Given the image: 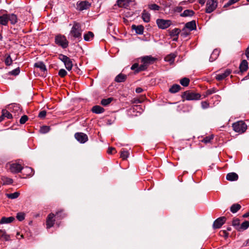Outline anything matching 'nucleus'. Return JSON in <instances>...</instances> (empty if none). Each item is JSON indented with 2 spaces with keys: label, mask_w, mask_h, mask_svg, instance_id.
<instances>
[{
  "label": "nucleus",
  "mask_w": 249,
  "mask_h": 249,
  "mask_svg": "<svg viewBox=\"0 0 249 249\" xmlns=\"http://www.w3.org/2000/svg\"><path fill=\"white\" fill-rule=\"evenodd\" d=\"M82 33L81 25L77 22H74L69 34L71 40L77 39L79 41L82 39Z\"/></svg>",
  "instance_id": "f257e3e1"
},
{
  "label": "nucleus",
  "mask_w": 249,
  "mask_h": 249,
  "mask_svg": "<svg viewBox=\"0 0 249 249\" xmlns=\"http://www.w3.org/2000/svg\"><path fill=\"white\" fill-rule=\"evenodd\" d=\"M155 60V59L150 56H145L142 57V64L141 65L138 69L136 70L137 73L145 70L148 66L152 64Z\"/></svg>",
  "instance_id": "f03ea898"
},
{
  "label": "nucleus",
  "mask_w": 249,
  "mask_h": 249,
  "mask_svg": "<svg viewBox=\"0 0 249 249\" xmlns=\"http://www.w3.org/2000/svg\"><path fill=\"white\" fill-rule=\"evenodd\" d=\"M232 127L235 132L242 133L246 130L247 125L243 121H238L233 124Z\"/></svg>",
  "instance_id": "7ed1b4c3"
},
{
  "label": "nucleus",
  "mask_w": 249,
  "mask_h": 249,
  "mask_svg": "<svg viewBox=\"0 0 249 249\" xmlns=\"http://www.w3.org/2000/svg\"><path fill=\"white\" fill-rule=\"evenodd\" d=\"M201 95L199 93L186 91L182 95V98L187 100H197L200 99Z\"/></svg>",
  "instance_id": "20e7f679"
},
{
  "label": "nucleus",
  "mask_w": 249,
  "mask_h": 249,
  "mask_svg": "<svg viewBox=\"0 0 249 249\" xmlns=\"http://www.w3.org/2000/svg\"><path fill=\"white\" fill-rule=\"evenodd\" d=\"M55 42L58 46L63 48H66L68 46L69 42L64 35H58L55 37Z\"/></svg>",
  "instance_id": "39448f33"
},
{
  "label": "nucleus",
  "mask_w": 249,
  "mask_h": 249,
  "mask_svg": "<svg viewBox=\"0 0 249 249\" xmlns=\"http://www.w3.org/2000/svg\"><path fill=\"white\" fill-rule=\"evenodd\" d=\"M59 59L64 63L67 70H71L73 64L71 60L69 57L61 54L59 55Z\"/></svg>",
  "instance_id": "423d86ee"
},
{
  "label": "nucleus",
  "mask_w": 249,
  "mask_h": 249,
  "mask_svg": "<svg viewBox=\"0 0 249 249\" xmlns=\"http://www.w3.org/2000/svg\"><path fill=\"white\" fill-rule=\"evenodd\" d=\"M6 166L9 168L10 171L13 173L20 172L23 167L21 164L18 163H9Z\"/></svg>",
  "instance_id": "0eeeda50"
},
{
  "label": "nucleus",
  "mask_w": 249,
  "mask_h": 249,
  "mask_svg": "<svg viewBox=\"0 0 249 249\" xmlns=\"http://www.w3.org/2000/svg\"><path fill=\"white\" fill-rule=\"evenodd\" d=\"M217 5L215 0H207L206 2V12L211 13L216 8Z\"/></svg>",
  "instance_id": "6e6552de"
},
{
  "label": "nucleus",
  "mask_w": 249,
  "mask_h": 249,
  "mask_svg": "<svg viewBox=\"0 0 249 249\" xmlns=\"http://www.w3.org/2000/svg\"><path fill=\"white\" fill-rule=\"evenodd\" d=\"M156 23L160 28L165 29L169 27L171 25L172 21L170 20L158 19L156 20Z\"/></svg>",
  "instance_id": "1a4fd4ad"
},
{
  "label": "nucleus",
  "mask_w": 249,
  "mask_h": 249,
  "mask_svg": "<svg viewBox=\"0 0 249 249\" xmlns=\"http://www.w3.org/2000/svg\"><path fill=\"white\" fill-rule=\"evenodd\" d=\"M74 137L77 141L82 143L86 142L88 140V137L87 134L82 132L76 133Z\"/></svg>",
  "instance_id": "9d476101"
},
{
  "label": "nucleus",
  "mask_w": 249,
  "mask_h": 249,
  "mask_svg": "<svg viewBox=\"0 0 249 249\" xmlns=\"http://www.w3.org/2000/svg\"><path fill=\"white\" fill-rule=\"evenodd\" d=\"M226 220V218L224 216L218 218L213 223V228L214 229L220 228L225 223Z\"/></svg>",
  "instance_id": "9b49d317"
},
{
  "label": "nucleus",
  "mask_w": 249,
  "mask_h": 249,
  "mask_svg": "<svg viewBox=\"0 0 249 249\" xmlns=\"http://www.w3.org/2000/svg\"><path fill=\"white\" fill-rule=\"evenodd\" d=\"M90 5V3L86 1H78L77 2V9L78 10L83 11L89 9Z\"/></svg>",
  "instance_id": "f8f14e48"
},
{
  "label": "nucleus",
  "mask_w": 249,
  "mask_h": 249,
  "mask_svg": "<svg viewBox=\"0 0 249 249\" xmlns=\"http://www.w3.org/2000/svg\"><path fill=\"white\" fill-rule=\"evenodd\" d=\"M54 216L55 215L53 213H50L48 215L46 220V226L47 229H49L53 226L55 221L53 218Z\"/></svg>",
  "instance_id": "ddd939ff"
},
{
  "label": "nucleus",
  "mask_w": 249,
  "mask_h": 249,
  "mask_svg": "<svg viewBox=\"0 0 249 249\" xmlns=\"http://www.w3.org/2000/svg\"><path fill=\"white\" fill-rule=\"evenodd\" d=\"M134 1V0H117V5L119 7L126 8Z\"/></svg>",
  "instance_id": "4468645a"
},
{
  "label": "nucleus",
  "mask_w": 249,
  "mask_h": 249,
  "mask_svg": "<svg viewBox=\"0 0 249 249\" xmlns=\"http://www.w3.org/2000/svg\"><path fill=\"white\" fill-rule=\"evenodd\" d=\"M231 73V71L227 69L224 71V72L216 74L215 76V79L218 81L222 80L229 75Z\"/></svg>",
  "instance_id": "2eb2a0df"
},
{
  "label": "nucleus",
  "mask_w": 249,
  "mask_h": 249,
  "mask_svg": "<svg viewBox=\"0 0 249 249\" xmlns=\"http://www.w3.org/2000/svg\"><path fill=\"white\" fill-rule=\"evenodd\" d=\"M141 107H140V106L135 105L131 107H130L128 110H127V113L129 116H137V114H134L133 113L135 112V111H137V112H140V111L138 110H141Z\"/></svg>",
  "instance_id": "dca6fc26"
},
{
  "label": "nucleus",
  "mask_w": 249,
  "mask_h": 249,
  "mask_svg": "<svg viewBox=\"0 0 249 249\" xmlns=\"http://www.w3.org/2000/svg\"><path fill=\"white\" fill-rule=\"evenodd\" d=\"M177 56L176 53H171L168 55H167L165 58L164 60L166 62H168L170 63V64H172L174 63L175 61V58Z\"/></svg>",
  "instance_id": "f3484780"
},
{
  "label": "nucleus",
  "mask_w": 249,
  "mask_h": 249,
  "mask_svg": "<svg viewBox=\"0 0 249 249\" xmlns=\"http://www.w3.org/2000/svg\"><path fill=\"white\" fill-rule=\"evenodd\" d=\"M8 23V14H4L0 16V25L3 26H7Z\"/></svg>",
  "instance_id": "a211bd4d"
},
{
  "label": "nucleus",
  "mask_w": 249,
  "mask_h": 249,
  "mask_svg": "<svg viewBox=\"0 0 249 249\" xmlns=\"http://www.w3.org/2000/svg\"><path fill=\"white\" fill-rule=\"evenodd\" d=\"M238 178V175L234 172L228 173L226 176V179L229 181H236Z\"/></svg>",
  "instance_id": "6ab92c4d"
},
{
  "label": "nucleus",
  "mask_w": 249,
  "mask_h": 249,
  "mask_svg": "<svg viewBox=\"0 0 249 249\" xmlns=\"http://www.w3.org/2000/svg\"><path fill=\"white\" fill-rule=\"evenodd\" d=\"M15 220L14 217L10 216L8 217H2L0 220V224H9L14 221Z\"/></svg>",
  "instance_id": "aec40b11"
},
{
  "label": "nucleus",
  "mask_w": 249,
  "mask_h": 249,
  "mask_svg": "<svg viewBox=\"0 0 249 249\" xmlns=\"http://www.w3.org/2000/svg\"><path fill=\"white\" fill-rule=\"evenodd\" d=\"M8 21H10L11 24L14 25L18 22V17L14 14H8Z\"/></svg>",
  "instance_id": "412c9836"
},
{
  "label": "nucleus",
  "mask_w": 249,
  "mask_h": 249,
  "mask_svg": "<svg viewBox=\"0 0 249 249\" xmlns=\"http://www.w3.org/2000/svg\"><path fill=\"white\" fill-rule=\"evenodd\" d=\"M219 53H220V51L218 49H214L213 53H212L210 57V59H209V60L210 62H213L214 61V60H215L219 54Z\"/></svg>",
  "instance_id": "4be33fe9"
},
{
  "label": "nucleus",
  "mask_w": 249,
  "mask_h": 249,
  "mask_svg": "<svg viewBox=\"0 0 249 249\" xmlns=\"http://www.w3.org/2000/svg\"><path fill=\"white\" fill-rule=\"evenodd\" d=\"M239 69L242 72L246 71L248 70V63L247 60H243L242 61L239 66Z\"/></svg>",
  "instance_id": "5701e85b"
},
{
  "label": "nucleus",
  "mask_w": 249,
  "mask_h": 249,
  "mask_svg": "<svg viewBox=\"0 0 249 249\" xmlns=\"http://www.w3.org/2000/svg\"><path fill=\"white\" fill-rule=\"evenodd\" d=\"M91 111L96 114H100L105 111V109L100 106H94L92 107Z\"/></svg>",
  "instance_id": "b1692460"
},
{
  "label": "nucleus",
  "mask_w": 249,
  "mask_h": 249,
  "mask_svg": "<svg viewBox=\"0 0 249 249\" xmlns=\"http://www.w3.org/2000/svg\"><path fill=\"white\" fill-rule=\"evenodd\" d=\"M150 14L147 12L145 10H144L142 13V18L145 22H149L150 20Z\"/></svg>",
  "instance_id": "393cba45"
},
{
  "label": "nucleus",
  "mask_w": 249,
  "mask_h": 249,
  "mask_svg": "<svg viewBox=\"0 0 249 249\" xmlns=\"http://www.w3.org/2000/svg\"><path fill=\"white\" fill-rule=\"evenodd\" d=\"M126 77L127 76L126 75L123 73H120L116 76L115 81L118 83L123 82L126 80Z\"/></svg>",
  "instance_id": "a878e982"
},
{
  "label": "nucleus",
  "mask_w": 249,
  "mask_h": 249,
  "mask_svg": "<svg viewBox=\"0 0 249 249\" xmlns=\"http://www.w3.org/2000/svg\"><path fill=\"white\" fill-rule=\"evenodd\" d=\"M23 174L26 177L32 176L34 174V171L31 167H26L24 168Z\"/></svg>",
  "instance_id": "bb28decb"
},
{
  "label": "nucleus",
  "mask_w": 249,
  "mask_h": 249,
  "mask_svg": "<svg viewBox=\"0 0 249 249\" xmlns=\"http://www.w3.org/2000/svg\"><path fill=\"white\" fill-rule=\"evenodd\" d=\"M185 27L190 31L195 30L196 29V21L195 20H192L190 22H188L186 23Z\"/></svg>",
  "instance_id": "cd10ccee"
},
{
  "label": "nucleus",
  "mask_w": 249,
  "mask_h": 249,
  "mask_svg": "<svg viewBox=\"0 0 249 249\" xmlns=\"http://www.w3.org/2000/svg\"><path fill=\"white\" fill-rule=\"evenodd\" d=\"M132 28L135 30L136 33L138 34L142 35L143 34L144 28L142 25L136 26L135 25H132Z\"/></svg>",
  "instance_id": "c85d7f7f"
},
{
  "label": "nucleus",
  "mask_w": 249,
  "mask_h": 249,
  "mask_svg": "<svg viewBox=\"0 0 249 249\" xmlns=\"http://www.w3.org/2000/svg\"><path fill=\"white\" fill-rule=\"evenodd\" d=\"M34 67L40 69V70L42 71H47L46 66L43 62L41 61L35 63Z\"/></svg>",
  "instance_id": "c756f323"
},
{
  "label": "nucleus",
  "mask_w": 249,
  "mask_h": 249,
  "mask_svg": "<svg viewBox=\"0 0 249 249\" xmlns=\"http://www.w3.org/2000/svg\"><path fill=\"white\" fill-rule=\"evenodd\" d=\"M94 34L90 31H89L87 33L84 34V39L86 41L91 40L94 37Z\"/></svg>",
  "instance_id": "7c9ffc66"
},
{
  "label": "nucleus",
  "mask_w": 249,
  "mask_h": 249,
  "mask_svg": "<svg viewBox=\"0 0 249 249\" xmlns=\"http://www.w3.org/2000/svg\"><path fill=\"white\" fill-rule=\"evenodd\" d=\"M129 155V152L128 150L122 148L121 151L120 157L123 160H126Z\"/></svg>",
  "instance_id": "2f4dec72"
},
{
  "label": "nucleus",
  "mask_w": 249,
  "mask_h": 249,
  "mask_svg": "<svg viewBox=\"0 0 249 249\" xmlns=\"http://www.w3.org/2000/svg\"><path fill=\"white\" fill-rule=\"evenodd\" d=\"M1 180L3 185H9L13 182V180L12 178L5 176L1 177Z\"/></svg>",
  "instance_id": "473e14b6"
},
{
  "label": "nucleus",
  "mask_w": 249,
  "mask_h": 249,
  "mask_svg": "<svg viewBox=\"0 0 249 249\" xmlns=\"http://www.w3.org/2000/svg\"><path fill=\"white\" fill-rule=\"evenodd\" d=\"M249 227V221H245L243 222L239 227H236V230L238 231L245 230L247 229Z\"/></svg>",
  "instance_id": "72a5a7b5"
},
{
  "label": "nucleus",
  "mask_w": 249,
  "mask_h": 249,
  "mask_svg": "<svg viewBox=\"0 0 249 249\" xmlns=\"http://www.w3.org/2000/svg\"><path fill=\"white\" fill-rule=\"evenodd\" d=\"M181 87L179 85L175 84L173 85L169 89V92L171 93H175L178 92Z\"/></svg>",
  "instance_id": "f704fd0d"
},
{
  "label": "nucleus",
  "mask_w": 249,
  "mask_h": 249,
  "mask_svg": "<svg viewBox=\"0 0 249 249\" xmlns=\"http://www.w3.org/2000/svg\"><path fill=\"white\" fill-rule=\"evenodd\" d=\"M194 12L191 10H185L182 14H180L181 17H191L193 16Z\"/></svg>",
  "instance_id": "c9c22d12"
},
{
  "label": "nucleus",
  "mask_w": 249,
  "mask_h": 249,
  "mask_svg": "<svg viewBox=\"0 0 249 249\" xmlns=\"http://www.w3.org/2000/svg\"><path fill=\"white\" fill-rule=\"evenodd\" d=\"M3 238L6 241L9 240L10 237L6 233L5 231L0 230V239Z\"/></svg>",
  "instance_id": "e433bc0d"
},
{
  "label": "nucleus",
  "mask_w": 249,
  "mask_h": 249,
  "mask_svg": "<svg viewBox=\"0 0 249 249\" xmlns=\"http://www.w3.org/2000/svg\"><path fill=\"white\" fill-rule=\"evenodd\" d=\"M241 208V207L240 205L238 204H234L231 207L230 210L232 213H235L239 210Z\"/></svg>",
  "instance_id": "4c0bfd02"
},
{
  "label": "nucleus",
  "mask_w": 249,
  "mask_h": 249,
  "mask_svg": "<svg viewBox=\"0 0 249 249\" xmlns=\"http://www.w3.org/2000/svg\"><path fill=\"white\" fill-rule=\"evenodd\" d=\"M180 32V30L178 28H175L170 32V35L172 37L178 36Z\"/></svg>",
  "instance_id": "58836bf2"
},
{
  "label": "nucleus",
  "mask_w": 249,
  "mask_h": 249,
  "mask_svg": "<svg viewBox=\"0 0 249 249\" xmlns=\"http://www.w3.org/2000/svg\"><path fill=\"white\" fill-rule=\"evenodd\" d=\"M19 193L16 192L11 194H6V196L10 199H15L18 198L19 196Z\"/></svg>",
  "instance_id": "ea45409f"
},
{
  "label": "nucleus",
  "mask_w": 249,
  "mask_h": 249,
  "mask_svg": "<svg viewBox=\"0 0 249 249\" xmlns=\"http://www.w3.org/2000/svg\"><path fill=\"white\" fill-rule=\"evenodd\" d=\"M6 58L4 60V63L6 66H10L12 65L13 60L11 57V56L10 54H6L5 55Z\"/></svg>",
  "instance_id": "a19ab883"
},
{
  "label": "nucleus",
  "mask_w": 249,
  "mask_h": 249,
  "mask_svg": "<svg viewBox=\"0 0 249 249\" xmlns=\"http://www.w3.org/2000/svg\"><path fill=\"white\" fill-rule=\"evenodd\" d=\"M112 100H113V98H111V97L107 98V99H104L102 100L101 103L103 106H107L111 102V101Z\"/></svg>",
  "instance_id": "79ce46f5"
},
{
  "label": "nucleus",
  "mask_w": 249,
  "mask_h": 249,
  "mask_svg": "<svg viewBox=\"0 0 249 249\" xmlns=\"http://www.w3.org/2000/svg\"><path fill=\"white\" fill-rule=\"evenodd\" d=\"M190 82V80L188 78L184 77L181 79L180 81L181 85L184 87H187L188 86Z\"/></svg>",
  "instance_id": "37998d69"
},
{
  "label": "nucleus",
  "mask_w": 249,
  "mask_h": 249,
  "mask_svg": "<svg viewBox=\"0 0 249 249\" xmlns=\"http://www.w3.org/2000/svg\"><path fill=\"white\" fill-rule=\"evenodd\" d=\"M148 8L153 11H159L160 7L156 4H150L148 5Z\"/></svg>",
  "instance_id": "c03bdc74"
},
{
  "label": "nucleus",
  "mask_w": 249,
  "mask_h": 249,
  "mask_svg": "<svg viewBox=\"0 0 249 249\" xmlns=\"http://www.w3.org/2000/svg\"><path fill=\"white\" fill-rule=\"evenodd\" d=\"M217 91L215 88H212L211 89H208L205 93L204 96V97H207L208 96L215 93Z\"/></svg>",
  "instance_id": "a18cd8bd"
},
{
  "label": "nucleus",
  "mask_w": 249,
  "mask_h": 249,
  "mask_svg": "<svg viewBox=\"0 0 249 249\" xmlns=\"http://www.w3.org/2000/svg\"><path fill=\"white\" fill-rule=\"evenodd\" d=\"M2 113L3 114L4 118L6 117L8 119H11L12 118V114L6 109H3L2 110Z\"/></svg>",
  "instance_id": "49530a36"
},
{
  "label": "nucleus",
  "mask_w": 249,
  "mask_h": 249,
  "mask_svg": "<svg viewBox=\"0 0 249 249\" xmlns=\"http://www.w3.org/2000/svg\"><path fill=\"white\" fill-rule=\"evenodd\" d=\"M55 215L57 216V218H59V219H62L65 217L66 216V214L63 212V211L61 210L57 212L56 213Z\"/></svg>",
  "instance_id": "de8ad7c7"
},
{
  "label": "nucleus",
  "mask_w": 249,
  "mask_h": 249,
  "mask_svg": "<svg viewBox=\"0 0 249 249\" xmlns=\"http://www.w3.org/2000/svg\"><path fill=\"white\" fill-rule=\"evenodd\" d=\"M50 127L48 126H43L40 128V131L41 133H46L50 131Z\"/></svg>",
  "instance_id": "09e8293b"
},
{
  "label": "nucleus",
  "mask_w": 249,
  "mask_h": 249,
  "mask_svg": "<svg viewBox=\"0 0 249 249\" xmlns=\"http://www.w3.org/2000/svg\"><path fill=\"white\" fill-rule=\"evenodd\" d=\"M16 217L19 221H22L25 218V214L23 213H17Z\"/></svg>",
  "instance_id": "8fccbe9b"
},
{
  "label": "nucleus",
  "mask_w": 249,
  "mask_h": 249,
  "mask_svg": "<svg viewBox=\"0 0 249 249\" xmlns=\"http://www.w3.org/2000/svg\"><path fill=\"white\" fill-rule=\"evenodd\" d=\"M20 72V69L18 67L15 70H12V71H10L9 72V74L12 75H18Z\"/></svg>",
  "instance_id": "3c124183"
},
{
  "label": "nucleus",
  "mask_w": 249,
  "mask_h": 249,
  "mask_svg": "<svg viewBox=\"0 0 249 249\" xmlns=\"http://www.w3.org/2000/svg\"><path fill=\"white\" fill-rule=\"evenodd\" d=\"M240 225V220L238 218L234 219L232 220V226L235 227L236 229V227H239Z\"/></svg>",
  "instance_id": "603ef678"
},
{
  "label": "nucleus",
  "mask_w": 249,
  "mask_h": 249,
  "mask_svg": "<svg viewBox=\"0 0 249 249\" xmlns=\"http://www.w3.org/2000/svg\"><path fill=\"white\" fill-rule=\"evenodd\" d=\"M67 74V71L63 69H60L58 71V75L61 77H65Z\"/></svg>",
  "instance_id": "864d4df0"
},
{
  "label": "nucleus",
  "mask_w": 249,
  "mask_h": 249,
  "mask_svg": "<svg viewBox=\"0 0 249 249\" xmlns=\"http://www.w3.org/2000/svg\"><path fill=\"white\" fill-rule=\"evenodd\" d=\"M201 107L203 109H207L210 107L209 103L207 101H202L201 103Z\"/></svg>",
  "instance_id": "5fc2aeb1"
},
{
  "label": "nucleus",
  "mask_w": 249,
  "mask_h": 249,
  "mask_svg": "<svg viewBox=\"0 0 249 249\" xmlns=\"http://www.w3.org/2000/svg\"><path fill=\"white\" fill-rule=\"evenodd\" d=\"M28 117L27 115L22 116L20 119L19 122L21 124H24L28 120Z\"/></svg>",
  "instance_id": "6e6d98bb"
},
{
  "label": "nucleus",
  "mask_w": 249,
  "mask_h": 249,
  "mask_svg": "<svg viewBox=\"0 0 249 249\" xmlns=\"http://www.w3.org/2000/svg\"><path fill=\"white\" fill-rule=\"evenodd\" d=\"M213 139V137L212 136H209V137H206L204 138L203 140L202 141V142H203L205 143H207L210 142L211 140Z\"/></svg>",
  "instance_id": "4d7b16f0"
},
{
  "label": "nucleus",
  "mask_w": 249,
  "mask_h": 249,
  "mask_svg": "<svg viewBox=\"0 0 249 249\" xmlns=\"http://www.w3.org/2000/svg\"><path fill=\"white\" fill-rule=\"evenodd\" d=\"M240 0H230L224 6V7H228L230 6L236 2H238Z\"/></svg>",
  "instance_id": "13d9d810"
},
{
  "label": "nucleus",
  "mask_w": 249,
  "mask_h": 249,
  "mask_svg": "<svg viewBox=\"0 0 249 249\" xmlns=\"http://www.w3.org/2000/svg\"><path fill=\"white\" fill-rule=\"evenodd\" d=\"M116 152L117 151L115 148L112 147H109L107 150V153L109 154H113Z\"/></svg>",
  "instance_id": "bf43d9fd"
},
{
  "label": "nucleus",
  "mask_w": 249,
  "mask_h": 249,
  "mask_svg": "<svg viewBox=\"0 0 249 249\" xmlns=\"http://www.w3.org/2000/svg\"><path fill=\"white\" fill-rule=\"evenodd\" d=\"M46 115V111L45 110L41 111L38 114V117L40 118H44Z\"/></svg>",
  "instance_id": "052dcab7"
},
{
  "label": "nucleus",
  "mask_w": 249,
  "mask_h": 249,
  "mask_svg": "<svg viewBox=\"0 0 249 249\" xmlns=\"http://www.w3.org/2000/svg\"><path fill=\"white\" fill-rule=\"evenodd\" d=\"M140 66L138 63H134L131 67V69L132 70L135 71V72H136V70L138 69Z\"/></svg>",
  "instance_id": "680f3d73"
},
{
  "label": "nucleus",
  "mask_w": 249,
  "mask_h": 249,
  "mask_svg": "<svg viewBox=\"0 0 249 249\" xmlns=\"http://www.w3.org/2000/svg\"><path fill=\"white\" fill-rule=\"evenodd\" d=\"M245 54L248 59L249 60V46L247 48Z\"/></svg>",
  "instance_id": "e2e57ef3"
},
{
  "label": "nucleus",
  "mask_w": 249,
  "mask_h": 249,
  "mask_svg": "<svg viewBox=\"0 0 249 249\" xmlns=\"http://www.w3.org/2000/svg\"><path fill=\"white\" fill-rule=\"evenodd\" d=\"M143 91V89L141 88H137L136 89V92L138 93H141Z\"/></svg>",
  "instance_id": "0e129e2a"
},
{
  "label": "nucleus",
  "mask_w": 249,
  "mask_h": 249,
  "mask_svg": "<svg viewBox=\"0 0 249 249\" xmlns=\"http://www.w3.org/2000/svg\"><path fill=\"white\" fill-rule=\"evenodd\" d=\"M182 10V8L181 6H178L177 8H176V11L178 12H181V11Z\"/></svg>",
  "instance_id": "69168bd1"
},
{
  "label": "nucleus",
  "mask_w": 249,
  "mask_h": 249,
  "mask_svg": "<svg viewBox=\"0 0 249 249\" xmlns=\"http://www.w3.org/2000/svg\"><path fill=\"white\" fill-rule=\"evenodd\" d=\"M141 101L139 99H134V102H133L134 103H136V104L137 103H141Z\"/></svg>",
  "instance_id": "338daca9"
},
{
  "label": "nucleus",
  "mask_w": 249,
  "mask_h": 249,
  "mask_svg": "<svg viewBox=\"0 0 249 249\" xmlns=\"http://www.w3.org/2000/svg\"><path fill=\"white\" fill-rule=\"evenodd\" d=\"M249 216V212L246 213L244 214L243 215V217L244 218H246Z\"/></svg>",
  "instance_id": "774afa93"
}]
</instances>
